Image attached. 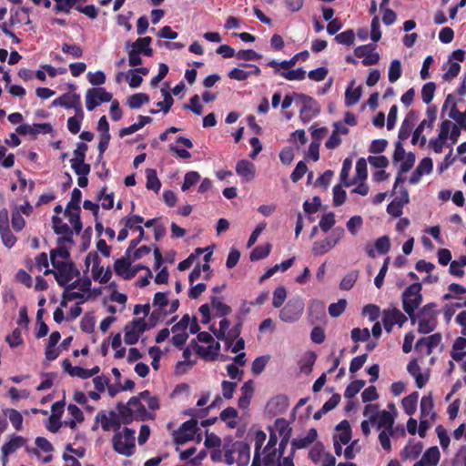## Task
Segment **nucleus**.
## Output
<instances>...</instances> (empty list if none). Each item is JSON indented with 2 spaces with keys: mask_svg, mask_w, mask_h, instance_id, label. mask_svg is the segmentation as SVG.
<instances>
[{
  "mask_svg": "<svg viewBox=\"0 0 466 466\" xmlns=\"http://www.w3.org/2000/svg\"><path fill=\"white\" fill-rule=\"evenodd\" d=\"M92 285L91 279L89 277H84L82 279H77L72 283L66 286V290H73L75 289H79L81 291H90V287Z\"/></svg>",
  "mask_w": 466,
  "mask_h": 466,
  "instance_id": "obj_40",
  "label": "nucleus"
},
{
  "mask_svg": "<svg viewBox=\"0 0 466 466\" xmlns=\"http://www.w3.org/2000/svg\"><path fill=\"white\" fill-rule=\"evenodd\" d=\"M223 298L218 296L210 297V303L213 309L216 310L215 317L216 318H224L229 315L232 311L230 306L222 302Z\"/></svg>",
  "mask_w": 466,
  "mask_h": 466,
  "instance_id": "obj_21",
  "label": "nucleus"
},
{
  "mask_svg": "<svg viewBox=\"0 0 466 466\" xmlns=\"http://www.w3.org/2000/svg\"><path fill=\"white\" fill-rule=\"evenodd\" d=\"M355 80H351L345 91V106H352L357 104L362 96V86H359L353 89Z\"/></svg>",
  "mask_w": 466,
  "mask_h": 466,
  "instance_id": "obj_20",
  "label": "nucleus"
},
{
  "mask_svg": "<svg viewBox=\"0 0 466 466\" xmlns=\"http://www.w3.org/2000/svg\"><path fill=\"white\" fill-rule=\"evenodd\" d=\"M132 260L129 258H117L114 263V270L116 275L121 276L125 279L127 273L130 269Z\"/></svg>",
  "mask_w": 466,
  "mask_h": 466,
  "instance_id": "obj_37",
  "label": "nucleus"
},
{
  "mask_svg": "<svg viewBox=\"0 0 466 466\" xmlns=\"http://www.w3.org/2000/svg\"><path fill=\"white\" fill-rule=\"evenodd\" d=\"M31 12V8L27 6H21L18 9H11V16L9 18V25L14 26L21 22H23L25 25H29L32 24V21L29 17V14Z\"/></svg>",
  "mask_w": 466,
  "mask_h": 466,
  "instance_id": "obj_15",
  "label": "nucleus"
},
{
  "mask_svg": "<svg viewBox=\"0 0 466 466\" xmlns=\"http://www.w3.org/2000/svg\"><path fill=\"white\" fill-rule=\"evenodd\" d=\"M52 224L55 234L58 235L59 237L72 231V228L57 215H54L52 217Z\"/></svg>",
  "mask_w": 466,
  "mask_h": 466,
  "instance_id": "obj_41",
  "label": "nucleus"
},
{
  "mask_svg": "<svg viewBox=\"0 0 466 466\" xmlns=\"http://www.w3.org/2000/svg\"><path fill=\"white\" fill-rule=\"evenodd\" d=\"M16 133L25 136H32L33 139L36 138L38 134H50L53 132V127L50 123H36L33 126L28 124H21L15 128Z\"/></svg>",
  "mask_w": 466,
  "mask_h": 466,
  "instance_id": "obj_9",
  "label": "nucleus"
},
{
  "mask_svg": "<svg viewBox=\"0 0 466 466\" xmlns=\"http://www.w3.org/2000/svg\"><path fill=\"white\" fill-rule=\"evenodd\" d=\"M3 413L5 416H8L10 422L16 431H20L22 429L23 416L18 410L6 408L3 410Z\"/></svg>",
  "mask_w": 466,
  "mask_h": 466,
  "instance_id": "obj_31",
  "label": "nucleus"
},
{
  "mask_svg": "<svg viewBox=\"0 0 466 466\" xmlns=\"http://www.w3.org/2000/svg\"><path fill=\"white\" fill-rule=\"evenodd\" d=\"M434 402L431 396V393H430L427 396H423L420 400V417L425 418L429 415L430 411L433 409Z\"/></svg>",
  "mask_w": 466,
  "mask_h": 466,
  "instance_id": "obj_60",
  "label": "nucleus"
},
{
  "mask_svg": "<svg viewBox=\"0 0 466 466\" xmlns=\"http://www.w3.org/2000/svg\"><path fill=\"white\" fill-rule=\"evenodd\" d=\"M407 317L397 308L383 311L382 324L387 333H390L394 325L402 327Z\"/></svg>",
  "mask_w": 466,
  "mask_h": 466,
  "instance_id": "obj_6",
  "label": "nucleus"
},
{
  "mask_svg": "<svg viewBox=\"0 0 466 466\" xmlns=\"http://www.w3.org/2000/svg\"><path fill=\"white\" fill-rule=\"evenodd\" d=\"M418 400H419V392L418 391H413L402 399L401 405L404 410V412L407 415L412 416L416 412Z\"/></svg>",
  "mask_w": 466,
  "mask_h": 466,
  "instance_id": "obj_23",
  "label": "nucleus"
},
{
  "mask_svg": "<svg viewBox=\"0 0 466 466\" xmlns=\"http://www.w3.org/2000/svg\"><path fill=\"white\" fill-rule=\"evenodd\" d=\"M437 327V319L419 318L418 332L420 334H429L435 330Z\"/></svg>",
  "mask_w": 466,
  "mask_h": 466,
  "instance_id": "obj_33",
  "label": "nucleus"
},
{
  "mask_svg": "<svg viewBox=\"0 0 466 466\" xmlns=\"http://www.w3.org/2000/svg\"><path fill=\"white\" fill-rule=\"evenodd\" d=\"M183 107L185 109L190 110L197 116H200L203 113V106L199 103V96L194 95L190 97L189 103L184 104Z\"/></svg>",
  "mask_w": 466,
  "mask_h": 466,
  "instance_id": "obj_56",
  "label": "nucleus"
},
{
  "mask_svg": "<svg viewBox=\"0 0 466 466\" xmlns=\"http://www.w3.org/2000/svg\"><path fill=\"white\" fill-rule=\"evenodd\" d=\"M146 187L157 193L161 187V182L157 177V170L154 168H147L146 170Z\"/></svg>",
  "mask_w": 466,
  "mask_h": 466,
  "instance_id": "obj_29",
  "label": "nucleus"
},
{
  "mask_svg": "<svg viewBox=\"0 0 466 466\" xmlns=\"http://www.w3.org/2000/svg\"><path fill=\"white\" fill-rule=\"evenodd\" d=\"M350 337L351 339L356 343L360 341H369L370 338V332L368 328H354L350 332Z\"/></svg>",
  "mask_w": 466,
  "mask_h": 466,
  "instance_id": "obj_52",
  "label": "nucleus"
},
{
  "mask_svg": "<svg viewBox=\"0 0 466 466\" xmlns=\"http://www.w3.org/2000/svg\"><path fill=\"white\" fill-rule=\"evenodd\" d=\"M52 106H63L66 109H74L75 113L80 117L84 116L83 107L81 105L80 95L77 93L70 94L65 93L53 100Z\"/></svg>",
  "mask_w": 466,
  "mask_h": 466,
  "instance_id": "obj_5",
  "label": "nucleus"
},
{
  "mask_svg": "<svg viewBox=\"0 0 466 466\" xmlns=\"http://www.w3.org/2000/svg\"><path fill=\"white\" fill-rule=\"evenodd\" d=\"M320 112L319 103L313 99L312 103L303 105L299 110V118L303 123H309L312 118L316 117Z\"/></svg>",
  "mask_w": 466,
  "mask_h": 466,
  "instance_id": "obj_19",
  "label": "nucleus"
},
{
  "mask_svg": "<svg viewBox=\"0 0 466 466\" xmlns=\"http://www.w3.org/2000/svg\"><path fill=\"white\" fill-rule=\"evenodd\" d=\"M52 266L56 269L55 279L57 284L66 289V286H67L68 282L71 281V276L67 269V262L55 263L53 261Z\"/></svg>",
  "mask_w": 466,
  "mask_h": 466,
  "instance_id": "obj_18",
  "label": "nucleus"
},
{
  "mask_svg": "<svg viewBox=\"0 0 466 466\" xmlns=\"http://www.w3.org/2000/svg\"><path fill=\"white\" fill-rule=\"evenodd\" d=\"M200 179V175L197 171H188L184 177V182L181 186L182 191L188 190Z\"/></svg>",
  "mask_w": 466,
  "mask_h": 466,
  "instance_id": "obj_57",
  "label": "nucleus"
},
{
  "mask_svg": "<svg viewBox=\"0 0 466 466\" xmlns=\"http://www.w3.org/2000/svg\"><path fill=\"white\" fill-rule=\"evenodd\" d=\"M82 198V192L77 187H75L71 193V199L67 203L65 213H69V210L81 212L80 202Z\"/></svg>",
  "mask_w": 466,
  "mask_h": 466,
  "instance_id": "obj_32",
  "label": "nucleus"
},
{
  "mask_svg": "<svg viewBox=\"0 0 466 466\" xmlns=\"http://www.w3.org/2000/svg\"><path fill=\"white\" fill-rule=\"evenodd\" d=\"M271 250V245L266 243L265 245L257 246L249 254V259L251 261H258L267 258Z\"/></svg>",
  "mask_w": 466,
  "mask_h": 466,
  "instance_id": "obj_35",
  "label": "nucleus"
},
{
  "mask_svg": "<svg viewBox=\"0 0 466 466\" xmlns=\"http://www.w3.org/2000/svg\"><path fill=\"white\" fill-rule=\"evenodd\" d=\"M318 438V431L315 428H311L308 431L306 437L296 438L291 441V451L292 455L295 454L296 450H300L308 447L313 443Z\"/></svg>",
  "mask_w": 466,
  "mask_h": 466,
  "instance_id": "obj_17",
  "label": "nucleus"
},
{
  "mask_svg": "<svg viewBox=\"0 0 466 466\" xmlns=\"http://www.w3.org/2000/svg\"><path fill=\"white\" fill-rule=\"evenodd\" d=\"M80 213L81 212L75 210H69V213H65L73 227L72 230L76 234H79L83 229V223L81 221Z\"/></svg>",
  "mask_w": 466,
  "mask_h": 466,
  "instance_id": "obj_43",
  "label": "nucleus"
},
{
  "mask_svg": "<svg viewBox=\"0 0 466 466\" xmlns=\"http://www.w3.org/2000/svg\"><path fill=\"white\" fill-rule=\"evenodd\" d=\"M355 33L353 29H348L335 35V41L338 44L351 46L354 44Z\"/></svg>",
  "mask_w": 466,
  "mask_h": 466,
  "instance_id": "obj_53",
  "label": "nucleus"
},
{
  "mask_svg": "<svg viewBox=\"0 0 466 466\" xmlns=\"http://www.w3.org/2000/svg\"><path fill=\"white\" fill-rule=\"evenodd\" d=\"M211 248L210 247L207 248H197L193 253H191L186 259L180 261L177 265V269L180 271H184L191 267L193 262L205 251Z\"/></svg>",
  "mask_w": 466,
  "mask_h": 466,
  "instance_id": "obj_27",
  "label": "nucleus"
},
{
  "mask_svg": "<svg viewBox=\"0 0 466 466\" xmlns=\"http://www.w3.org/2000/svg\"><path fill=\"white\" fill-rule=\"evenodd\" d=\"M423 450L422 442L419 441L414 445H406L401 451L400 456L402 460H408L410 458L416 459L418 458Z\"/></svg>",
  "mask_w": 466,
  "mask_h": 466,
  "instance_id": "obj_28",
  "label": "nucleus"
},
{
  "mask_svg": "<svg viewBox=\"0 0 466 466\" xmlns=\"http://www.w3.org/2000/svg\"><path fill=\"white\" fill-rule=\"evenodd\" d=\"M437 307L436 303L431 302L424 305L419 311V318H427V319H437L438 311L435 310Z\"/></svg>",
  "mask_w": 466,
  "mask_h": 466,
  "instance_id": "obj_62",
  "label": "nucleus"
},
{
  "mask_svg": "<svg viewBox=\"0 0 466 466\" xmlns=\"http://www.w3.org/2000/svg\"><path fill=\"white\" fill-rule=\"evenodd\" d=\"M236 172L247 182L253 180L256 175L254 164L246 159H241L237 163Z\"/></svg>",
  "mask_w": 466,
  "mask_h": 466,
  "instance_id": "obj_16",
  "label": "nucleus"
},
{
  "mask_svg": "<svg viewBox=\"0 0 466 466\" xmlns=\"http://www.w3.org/2000/svg\"><path fill=\"white\" fill-rule=\"evenodd\" d=\"M236 452L238 455V464L240 466H246L250 459V446L246 441H235L234 443Z\"/></svg>",
  "mask_w": 466,
  "mask_h": 466,
  "instance_id": "obj_22",
  "label": "nucleus"
},
{
  "mask_svg": "<svg viewBox=\"0 0 466 466\" xmlns=\"http://www.w3.org/2000/svg\"><path fill=\"white\" fill-rule=\"evenodd\" d=\"M404 158L405 160L401 161V164L398 171V175L395 178L393 190L391 193L392 195L395 194V189L398 187V186L405 181V177H402V174L409 172L413 167L416 157L413 152H408L405 155Z\"/></svg>",
  "mask_w": 466,
  "mask_h": 466,
  "instance_id": "obj_12",
  "label": "nucleus"
},
{
  "mask_svg": "<svg viewBox=\"0 0 466 466\" xmlns=\"http://www.w3.org/2000/svg\"><path fill=\"white\" fill-rule=\"evenodd\" d=\"M161 93L164 97V101L157 102V106L160 107V110H162L164 114H167L173 106L174 99L171 94L166 88L163 87L161 89Z\"/></svg>",
  "mask_w": 466,
  "mask_h": 466,
  "instance_id": "obj_54",
  "label": "nucleus"
},
{
  "mask_svg": "<svg viewBox=\"0 0 466 466\" xmlns=\"http://www.w3.org/2000/svg\"><path fill=\"white\" fill-rule=\"evenodd\" d=\"M375 249L378 251V253L381 255L387 254L390 249V237L387 235H384L375 240L374 247L368 244L365 247V251L367 255L374 258L376 257Z\"/></svg>",
  "mask_w": 466,
  "mask_h": 466,
  "instance_id": "obj_13",
  "label": "nucleus"
},
{
  "mask_svg": "<svg viewBox=\"0 0 466 466\" xmlns=\"http://www.w3.org/2000/svg\"><path fill=\"white\" fill-rule=\"evenodd\" d=\"M11 223L14 230L16 232L21 231L25 226V220L20 214V211L16 206L11 214Z\"/></svg>",
  "mask_w": 466,
  "mask_h": 466,
  "instance_id": "obj_49",
  "label": "nucleus"
},
{
  "mask_svg": "<svg viewBox=\"0 0 466 466\" xmlns=\"http://www.w3.org/2000/svg\"><path fill=\"white\" fill-rule=\"evenodd\" d=\"M289 398L286 395L280 394L270 399L266 406L267 412L271 416L282 414L289 407Z\"/></svg>",
  "mask_w": 466,
  "mask_h": 466,
  "instance_id": "obj_11",
  "label": "nucleus"
},
{
  "mask_svg": "<svg viewBox=\"0 0 466 466\" xmlns=\"http://www.w3.org/2000/svg\"><path fill=\"white\" fill-rule=\"evenodd\" d=\"M341 185L340 183L333 187V205L335 207H339L346 201L347 193Z\"/></svg>",
  "mask_w": 466,
  "mask_h": 466,
  "instance_id": "obj_58",
  "label": "nucleus"
},
{
  "mask_svg": "<svg viewBox=\"0 0 466 466\" xmlns=\"http://www.w3.org/2000/svg\"><path fill=\"white\" fill-rule=\"evenodd\" d=\"M304 311L302 299H289L279 311V319L286 323H293L300 319Z\"/></svg>",
  "mask_w": 466,
  "mask_h": 466,
  "instance_id": "obj_4",
  "label": "nucleus"
},
{
  "mask_svg": "<svg viewBox=\"0 0 466 466\" xmlns=\"http://www.w3.org/2000/svg\"><path fill=\"white\" fill-rule=\"evenodd\" d=\"M149 102V96L146 93H137L127 98V105L131 109H137L142 106L143 104Z\"/></svg>",
  "mask_w": 466,
  "mask_h": 466,
  "instance_id": "obj_34",
  "label": "nucleus"
},
{
  "mask_svg": "<svg viewBox=\"0 0 466 466\" xmlns=\"http://www.w3.org/2000/svg\"><path fill=\"white\" fill-rule=\"evenodd\" d=\"M5 341L9 344L10 348H16L24 343L22 332L19 328H15L10 335H7Z\"/></svg>",
  "mask_w": 466,
  "mask_h": 466,
  "instance_id": "obj_61",
  "label": "nucleus"
},
{
  "mask_svg": "<svg viewBox=\"0 0 466 466\" xmlns=\"http://www.w3.org/2000/svg\"><path fill=\"white\" fill-rule=\"evenodd\" d=\"M336 223L333 212L324 214L319 220V226L323 232H328Z\"/></svg>",
  "mask_w": 466,
  "mask_h": 466,
  "instance_id": "obj_64",
  "label": "nucleus"
},
{
  "mask_svg": "<svg viewBox=\"0 0 466 466\" xmlns=\"http://www.w3.org/2000/svg\"><path fill=\"white\" fill-rule=\"evenodd\" d=\"M0 236L3 244L8 248H13L16 243L17 238L12 233L10 228L0 229Z\"/></svg>",
  "mask_w": 466,
  "mask_h": 466,
  "instance_id": "obj_63",
  "label": "nucleus"
},
{
  "mask_svg": "<svg viewBox=\"0 0 466 466\" xmlns=\"http://www.w3.org/2000/svg\"><path fill=\"white\" fill-rule=\"evenodd\" d=\"M347 300L345 299H339L338 302L331 303L329 306V314L332 318H338L339 317L346 309L347 307Z\"/></svg>",
  "mask_w": 466,
  "mask_h": 466,
  "instance_id": "obj_50",
  "label": "nucleus"
},
{
  "mask_svg": "<svg viewBox=\"0 0 466 466\" xmlns=\"http://www.w3.org/2000/svg\"><path fill=\"white\" fill-rule=\"evenodd\" d=\"M275 426L279 431V433L281 437L279 445V458H281L285 452L287 445L290 440L292 434V429L289 427V420H287L284 418H278L275 420Z\"/></svg>",
  "mask_w": 466,
  "mask_h": 466,
  "instance_id": "obj_8",
  "label": "nucleus"
},
{
  "mask_svg": "<svg viewBox=\"0 0 466 466\" xmlns=\"http://www.w3.org/2000/svg\"><path fill=\"white\" fill-rule=\"evenodd\" d=\"M442 336L441 333H434L429 337H422L419 339L415 344V350L421 351L422 344H426V354H431L433 349L437 347L441 341Z\"/></svg>",
  "mask_w": 466,
  "mask_h": 466,
  "instance_id": "obj_14",
  "label": "nucleus"
},
{
  "mask_svg": "<svg viewBox=\"0 0 466 466\" xmlns=\"http://www.w3.org/2000/svg\"><path fill=\"white\" fill-rule=\"evenodd\" d=\"M422 285L420 282H414L409 285L401 295L402 309L412 311L417 309L422 303Z\"/></svg>",
  "mask_w": 466,
  "mask_h": 466,
  "instance_id": "obj_2",
  "label": "nucleus"
},
{
  "mask_svg": "<svg viewBox=\"0 0 466 466\" xmlns=\"http://www.w3.org/2000/svg\"><path fill=\"white\" fill-rule=\"evenodd\" d=\"M436 90V84L434 82H428L423 85L421 88V99L423 103L430 105L434 97Z\"/></svg>",
  "mask_w": 466,
  "mask_h": 466,
  "instance_id": "obj_46",
  "label": "nucleus"
},
{
  "mask_svg": "<svg viewBox=\"0 0 466 466\" xmlns=\"http://www.w3.org/2000/svg\"><path fill=\"white\" fill-rule=\"evenodd\" d=\"M352 167V161L350 158H345L342 163V167L339 174V181L340 183L346 187H349L354 184H356V179L349 180V175L350 171Z\"/></svg>",
  "mask_w": 466,
  "mask_h": 466,
  "instance_id": "obj_25",
  "label": "nucleus"
},
{
  "mask_svg": "<svg viewBox=\"0 0 466 466\" xmlns=\"http://www.w3.org/2000/svg\"><path fill=\"white\" fill-rule=\"evenodd\" d=\"M334 248V243H331L327 238L320 241H315L312 246V253L315 256H322L328 253Z\"/></svg>",
  "mask_w": 466,
  "mask_h": 466,
  "instance_id": "obj_38",
  "label": "nucleus"
},
{
  "mask_svg": "<svg viewBox=\"0 0 466 466\" xmlns=\"http://www.w3.org/2000/svg\"><path fill=\"white\" fill-rule=\"evenodd\" d=\"M359 278V271L352 270L343 277L339 283V289L342 290H350L353 288Z\"/></svg>",
  "mask_w": 466,
  "mask_h": 466,
  "instance_id": "obj_44",
  "label": "nucleus"
},
{
  "mask_svg": "<svg viewBox=\"0 0 466 466\" xmlns=\"http://www.w3.org/2000/svg\"><path fill=\"white\" fill-rule=\"evenodd\" d=\"M440 458L441 452L439 448L437 446H432L426 450L420 461L426 466H436Z\"/></svg>",
  "mask_w": 466,
  "mask_h": 466,
  "instance_id": "obj_24",
  "label": "nucleus"
},
{
  "mask_svg": "<svg viewBox=\"0 0 466 466\" xmlns=\"http://www.w3.org/2000/svg\"><path fill=\"white\" fill-rule=\"evenodd\" d=\"M287 298V290L283 286L275 289L273 292L272 306L276 309L280 308Z\"/></svg>",
  "mask_w": 466,
  "mask_h": 466,
  "instance_id": "obj_51",
  "label": "nucleus"
},
{
  "mask_svg": "<svg viewBox=\"0 0 466 466\" xmlns=\"http://www.w3.org/2000/svg\"><path fill=\"white\" fill-rule=\"evenodd\" d=\"M368 177V168L366 159L360 157L356 163V177L354 179L365 181Z\"/></svg>",
  "mask_w": 466,
  "mask_h": 466,
  "instance_id": "obj_59",
  "label": "nucleus"
},
{
  "mask_svg": "<svg viewBox=\"0 0 466 466\" xmlns=\"http://www.w3.org/2000/svg\"><path fill=\"white\" fill-rule=\"evenodd\" d=\"M238 415V410L233 407H228L224 409L220 414L219 418L221 420L227 422V426L230 429H235L237 427V421L234 420H228V419H235Z\"/></svg>",
  "mask_w": 466,
  "mask_h": 466,
  "instance_id": "obj_36",
  "label": "nucleus"
},
{
  "mask_svg": "<svg viewBox=\"0 0 466 466\" xmlns=\"http://www.w3.org/2000/svg\"><path fill=\"white\" fill-rule=\"evenodd\" d=\"M26 443V439L23 436H19L16 434L10 435V440L6 441L2 447H1V452H2V463L3 466H5L8 461V456L14 453L16 450L19 448L25 446Z\"/></svg>",
  "mask_w": 466,
  "mask_h": 466,
  "instance_id": "obj_10",
  "label": "nucleus"
},
{
  "mask_svg": "<svg viewBox=\"0 0 466 466\" xmlns=\"http://www.w3.org/2000/svg\"><path fill=\"white\" fill-rule=\"evenodd\" d=\"M275 74H279L287 80H303L306 77V71L299 67L297 69H291L289 71H280L279 69L274 70Z\"/></svg>",
  "mask_w": 466,
  "mask_h": 466,
  "instance_id": "obj_30",
  "label": "nucleus"
},
{
  "mask_svg": "<svg viewBox=\"0 0 466 466\" xmlns=\"http://www.w3.org/2000/svg\"><path fill=\"white\" fill-rule=\"evenodd\" d=\"M401 63L399 59H393L389 68V81L396 82L401 76Z\"/></svg>",
  "mask_w": 466,
  "mask_h": 466,
  "instance_id": "obj_48",
  "label": "nucleus"
},
{
  "mask_svg": "<svg viewBox=\"0 0 466 466\" xmlns=\"http://www.w3.org/2000/svg\"><path fill=\"white\" fill-rule=\"evenodd\" d=\"M86 160L70 161L74 172L79 176H88L91 171V166L85 162Z\"/></svg>",
  "mask_w": 466,
  "mask_h": 466,
  "instance_id": "obj_55",
  "label": "nucleus"
},
{
  "mask_svg": "<svg viewBox=\"0 0 466 466\" xmlns=\"http://www.w3.org/2000/svg\"><path fill=\"white\" fill-rule=\"evenodd\" d=\"M437 111H438V107L436 105H430L427 107L426 115H427L428 119L422 120L418 125V127L415 128V130L413 131L412 137H411V143L413 145H416L418 143L419 139H420V147H423L426 144L427 139H426L425 136H422V132L425 127H427L429 129L433 128V124L437 118Z\"/></svg>",
  "mask_w": 466,
  "mask_h": 466,
  "instance_id": "obj_3",
  "label": "nucleus"
},
{
  "mask_svg": "<svg viewBox=\"0 0 466 466\" xmlns=\"http://www.w3.org/2000/svg\"><path fill=\"white\" fill-rule=\"evenodd\" d=\"M110 424L111 429L116 431L112 438L113 450L120 455L127 457L132 456L136 451L135 430L124 427L123 433L120 432L119 429L122 424L120 417L116 420H110Z\"/></svg>",
  "mask_w": 466,
  "mask_h": 466,
  "instance_id": "obj_1",
  "label": "nucleus"
},
{
  "mask_svg": "<svg viewBox=\"0 0 466 466\" xmlns=\"http://www.w3.org/2000/svg\"><path fill=\"white\" fill-rule=\"evenodd\" d=\"M366 381L363 380H355L351 381L346 388L344 391V397L346 399H352L354 398L360 390L365 386Z\"/></svg>",
  "mask_w": 466,
  "mask_h": 466,
  "instance_id": "obj_39",
  "label": "nucleus"
},
{
  "mask_svg": "<svg viewBox=\"0 0 466 466\" xmlns=\"http://www.w3.org/2000/svg\"><path fill=\"white\" fill-rule=\"evenodd\" d=\"M70 248H67L65 245H57V248L55 249H52L50 251V261L51 264L53 261L55 263L61 262L60 260H57L56 258L59 257L63 259H68L70 258Z\"/></svg>",
  "mask_w": 466,
  "mask_h": 466,
  "instance_id": "obj_42",
  "label": "nucleus"
},
{
  "mask_svg": "<svg viewBox=\"0 0 466 466\" xmlns=\"http://www.w3.org/2000/svg\"><path fill=\"white\" fill-rule=\"evenodd\" d=\"M394 420V415H392L390 411L381 410L378 415V419L375 424L377 425L378 429L384 428L385 430L390 431L392 430Z\"/></svg>",
  "mask_w": 466,
  "mask_h": 466,
  "instance_id": "obj_26",
  "label": "nucleus"
},
{
  "mask_svg": "<svg viewBox=\"0 0 466 466\" xmlns=\"http://www.w3.org/2000/svg\"><path fill=\"white\" fill-rule=\"evenodd\" d=\"M144 222V218L140 215H128L120 220L121 224H124V228L118 232L117 240L119 242L124 241L128 237V229L137 230L141 234V230L144 228L138 225Z\"/></svg>",
  "mask_w": 466,
  "mask_h": 466,
  "instance_id": "obj_7",
  "label": "nucleus"
},
{
  "mask_svg": "<svg viewBox=\"0 0 466 466\" xmlns=\"http://www.w3.org/2000/svg\"><path fill=\"white\" fill-rule=\"evenodd\" d=\"M317 355L313 351L308 352L299 362V368L302 372L308 373L312 370V367L316 361Z\"/></svg>",
  "mask_w": 466,
  "mask_h": 466,
  "instance_id": "obj_45",
  "label": "nucleus"
},
{
  "mask_svg": "<svg viewBox=\"0 0 466 466\" xmlns=\"http://www.w3.org/2000/svg\"><path fill=\"white\" fill-rule=\"evenodd\" d=\"M7 148L0 145V166L5 168H11L15 165V155L13 153H9L6 155Z\"/></svg>",
  "mask_w": 466,
  "mask_h": 466,
  "instance_id": "obj_47",
  "label": "nucleus"
}]
</instances>
